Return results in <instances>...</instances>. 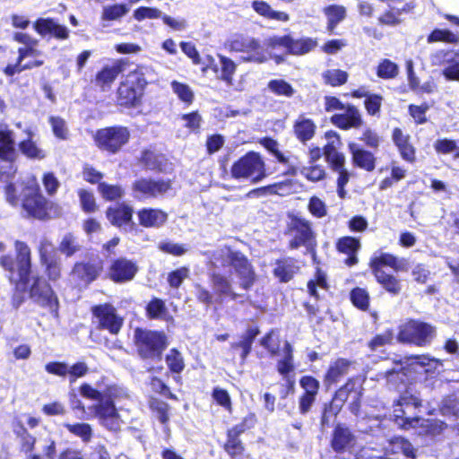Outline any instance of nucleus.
I'll list each match as a JSON object with an SVG mask.
<instances>
[{
	"mask_svg": "<svg viewBox=\"0 0 459 459\" xmlns=\"http://www.w3.org/2000/svg\"><path fill=\"white\" fill-rule=\"evenodd\" d=\"M420 406L421 400L406 392L394 406V423L404 429L420 426L425 429L426 434L433 437L441 434L447 425L441 420H425L420 417L418 414Z\"/></svg>",
	"mask_w": 459,
	"mask_h": 459,
	"instance_id": "1",
	"label": "nucleus"
},
{
	"mask_svg": "<svg viewBox=\"0 0 459 459\" xmlns=\"http://www.w3.org/2000/svg\"><path fill=\"white\" fill-rule=\"evenodd\" d=\"M206 255L214 268L231 266L241 289L247 290L253 286L255 273L244 254L233 250L228 246H223L212 252L208 251Z\"/></svg>",
	"mask_w": 459,
	"mask_h": 459,
	"instance_id": "2",
	"label": "nucleus"
},
{
	"mask_svg": "<svg viewBox=\"0 0 459 459\" xmlns=\"http://www.w3.org/2000/svg\"><path fill=\"white\" fill-rule=\"evenodd\" d=\"M5 198L12 206L17 207L22 204L28 216L42 220L48 214L49 203L39 192L38 187H22L11 183L5 186Z\"/></svg>",
	"mask_w": 459,
	"mask_h": 459,
	"instance_id": "3",
	"label": "nucleus"
},
{
	"mask_svg": "<svg viewBox=\"0 0 459 459\" xmlns=\"http://www.w3.org/2000/svg\"><path fill=\"white\" fill-rule=\"evenodd\" d=\"M16 259L11 255L0 256V266L7 272L8 278L16 284L27 285L30 281L31 271L30 249L28 245L22 241H15Z\"/></svg>",
	"mask_w": 459,
	"mask_h": 459,
	"instance_id": "4",
	"label": "nucleus"
},
{
	"mask_svg": "<svg viewBox=\"0 0 459 459\" xmlns=\"http://www.w3.org/2000/svg\"><path fill=\"white\" fill-rule=\"evenodd\" d=\"M120 390L116 386L106 389V399L91 407L100 424L108 430L117 431L121 428L122 420L114 404Z\"/></svg>",
	"mask_w": 459,
	"mask_h": 459,
	"instance_id": "5",
	"label": "nucleus"
},
{
	"mask_svg": "<svg viewBox=\"0 0 459 459\" xmlns=\"http://www.w3.org/2000/svg\"><path fill=\"white\" fill-rule=\"evenodd\" d=\"M134 339L137 351L143 359L160 358L167 346L166 336L160 332L137 328Z\"/></svg>",
	"mask_w": 459,
	"mask_h": 459,
	"instance_id": "6",
	"label": "nucleus"
},
{
	"mask_svg": "<svg viewBox=\"0 0 459 459\" xmlns=\"http://www.w3.org/2000/svg\"><path fill=\"white\" fill-rule=\"evenodd\" d=\"M229 48L231 51L242 53L241 58L245 62L262 64L271 57V55L264 49L260 42L251 37L234 36L229 41Z\"/></svg>",
	"mask_w": 459,
	"mask_h": 459,
	"instance_id": "7",
	"label": "nucleus"
},
{
	"mask_svg": "<svg viewBox=\"0 0 459 459\" xmlns=\"http://www.w3.org/2000/svg\"><path fill=\"white\" fill-rule=\"evenodd\" d=\"M436 334V329L429 324L418 320H410L401 325L398 340L417 346L429 345Z\"/></svg>",
	"mask_w": 459,
	"mask_h": 459,
	"instance_id": "8",
	"label": "nucleus"
},
{
	"mask_svg": "<svg viewBox=\"0 0 459 459\" xmlns=\"http://www.w3.org/2000/svg\"><path fill=\"white\" fill-rule=\"evenodd\" d=\"M231 175L237 179L250 178L257 183L266 176L264 162L257 153L249 152L233 164Z\"/></svg>",
	"mask_w": 459,
	"mask_h": 459,
	"instance_id": "9",
	"label": "nucleus"
},
{
	"mask_svg": "<svg viewBox=\"0 0 459 459\" xmlns=\"http://www.w3.org/2000/svg\"><path fill=\"white\" fill-rule=\"evenodd\" d=\"M129 138L130 133L124 126L100 129L94 137L98 147L112 153L118 152L128 142Z\"/></svg>",
	"mask_w": 459,
	"mask_h": 459,
	"instance_id": "10",
	"label": "nucleus"
},
{
	"mask_svg": "<svg viewBox=\"0 0 459 459\" xmlns=\"http://www.w3.org/2000/svg\"><path fill=\"white\" fill-rule=\"evenodd\" d=\"M170 188L169 180L145 178L135 180L132 186L134 196L138 199L156 198L166 194Z\"/></svg>",
	"mask_w": 459,
	"mask_h": 459,
	"instance_id": "11",
	"label": "nucleus"
},
{
	"mask_svg": "<svg viewBox=\"0 0 459 459\" xmlns=\"http://www.w3.org/2000/svg\"><path fill=\"white\" fill-rule=\"evenodd\" d=\"M288 231L292 236V239L290 241V247L292 249L299 248L301 246H307L314 239L311 223L300 217H290Z\"/></svg>",
	"mask_w": 459,
	"mask_h": 459,
	"instance_id": "12",
	"label": "nucleus"
},
{
	"mask_svg": "<svg viewBox=\"0 0 459 459\" xmlns=\"http://www.w3.org/2000/svg\"><path fill=\"white\" fill-rule=\"evenodd\" d=\"M369 455H377L381 452L382 459H413L414 449L411 444L403 437H394L387 441L383 450L370 447Z\"/></svg>",
	"mask_w": 459,
	"mask_h": 459,
	"instance_id": "13",
	"label": "nucleus"
},
{
	"mask_svg": "<svg viewBox=\"0 0 459 459\" xmlns=\"http://www.w3.org/2000/svg\"><path fill=\"white\" fill-rule=\"evenodd\" d=\"M32 280L33 282L30 288V298L40 306L56 312L58 301L50 286L41 277L32 276Z\"/></svg>",
	"mask_w": 459,
	"mask_h": 459,
	"instance_id": "14",
	"label": "nucleus"
},
{
	"mask_svg": "<svg viewBox=\"0 0 459 459\" xmlns=\"http://www.w3.org/2000/svg\"><path fill=\"white\" fill-rule=\"evenodd\" d=\"M92 313L98 320L99 326L108 330L111 334H117L123 325V318L111 305L104 304L92 308Z\"/></svg>",
	"mask_w": 459,
	"mask_h": 459,
	"instance_id": "15",
	"label": "nucleus"
},
{
	"mask_svg": "<svg viewBox=\"0 0 459 459\" xmlns=\"http://www.w3.org/2000/svg\"><path fill=\"white\" fill-rule=\"evenodd\" d=\"M332 447L336 452H342L348 450L351 454L354 455V458L358 454L360 453L364 447L359 450L356 447V440L354 435L351 432V430L345 427L344 425L339 424L335 427L333 439H332ZM365 448H370V446H365Z\"/></svg>",
	"mask_w": 459,
	"mask_h": 459,
	"instance_id": "16",
	"label": "nucleus"
},
{
	"mask_svg": "<svg viewBox=\"0 0 459 459\" xmlns=\"http://www.w3.org/2000/svg\"><path fill=\"white\" fill-rule=\"evenodd\" d=\"M342 113L335 114L331 117V122L337 127L349 130L359 128L363 124L360 111L352 105H347Z\"/></svg>",
	"mask_w": 459,
	"mask_h": 459,
	"instance_id": "17",
	"label": "nucleus"
},
{
	"mask_svg": "<svg viewBox=\"0 0 459 459\" xmlns=\"http://www.w3.org/2000/svg\"><path fill=\"white\" fill-rule=\"evenodd\" d=\"M219 58L221 65L220 73L218 65L214 63V59L212 56L207 57L208 64L206 66L203 67V72L211 68L218 74V79L223 81L228 86H231L233 84V75L236 72L237 65L230 58L223 56H219Z\"/></svg>",
	"mask_w": 459,
	"mask_h": 459,
	"instance_id": "18",
	"label": "nucleus"
},
{
	"mask_svg": "<svg viewBox=\"0 0 459 459\" xmlns=\"http://www.w3.org/2000/svg\"><path fill=\"white\" fill-rule=\"evenodd\" d=\"M211 283L217 296L215 301L218 303H222L226 298L236 300L241 296L233 290L230 279L221 273H213L211 276Z\"/></svg>",
	"mask_w": 459,
	"mask_h": 459,
	"instance_id": "19",
	"label": "nucleus"
},
{
	"mask_svg": "<svg viewBox=\"0 0 459 459\" xmlns=\"http://www.w3.org/2000/svg\"><path fill=\"white\" fill-rule=\"evenodd\" d=\"M137 270L136 264L131 260L118 258L111 264L109 276L114 281H127L134 277Z\"/></svg>",
	"mask_w": 459,
	"mask_h": 459,
	"instance_id": "20",
	"label": "nucleus"
},
{
	"mask_svg": "<svg viewBox=\"0 0 459 459\" xmlns=\"http://www.w3.org/2000/svg\"><path fill=\"white\" fill-rule=\"evenodd\" d=\"M383 266H389L396 272L408 271V261L404 258H399L388 253H381L379 255H375L370 261V267L372 273L377 270H383Z\"/></svg>",
	"mask_w": 459,
	"mask_h": 459,
	"instance_id": "21",
	"label": "nucleus"
},
{
	"mask_svg": "<svg viewBox=\"0 0 459 459\" xmlns=\"http://www.w3.org/2000/svg\"><path fill=\"white\" fill-rule=\"evenodd\" d=\"M360 396V385L357 384L353 379H350L342 387L336 391L334 400L344 403L351 399V411L356 414L359 406Z\"/></svg>",
	"mask_w": 459,
	"mask_h": 459,
	"instance_id": "22",
	"label": "nucleus"
},
{
	"mask_svg": "<svg viewBox=\"0 0 459 459\" xmlns=\"http://www.w3.org/2000/svg\"><path fill=\"white\" fill-rule=\"evenodd\" d=\"M110 223L118 228L127 227L132 222L133 208L126 204H119L110 207L106 212Z\"/></svg>",
	"mask_w": 459,
	"mask_h": 459,
	"instance_id": "23",
	"label": "nucleus"
},
{
	"mask_svg": "<svg viewBox=\"0 0 459 459\" xmlns=\"http://www.w3.org/2000/svg\"><path fill=\"white\" fill-rule=\"evenodd\" d=\"M336 248L340 253L348 256L344 261L345 264L352 266L358 263L357 253L360 249V241L359 238L342 237L338 239Z\"/></svg>",
	"mask_w": 459,
	"mask_h": 459,
	"instance_id": "24",
	"label": "nucleus"
},
{
	"mask_svg": "<svg viewBox=\"0 0 459 459\" xmlns=\"http://www.w3.org/2000/svg\"><path fill=\"white\" fill-rule=\"evenodd\" d=\"M139 222L145 228H159L165 223L168 215L160 209L143 208L137 212Z\"/></svg>",
	"mask_w": 459,
	"mask_h": 459,
	"instance_id": "25",
	"label": "nucleus"
},
{
	"mask_svg": "<svg viewBox=\"0 0 459 459\" xmlns=\"http://www.w3.org/2000/svg\"><path fill=\"white\" fill-rule=\"evenodd\" d=\"M348 147L352 155L353 163L356 166L367 171L374 170L376 160L374 155L370 152L360 148L355 143H349Z\"/></svg>",
	"mask_w": 459,
	"mask_h": 459,
	"instance_id": "26",
	"label": "nucleus"
},
{
	"mask_svg": "<svg viewBox=\"0 0 459 459\" xmlns=\"http://www.w3.org/2000/svg\"><path fill=\"white\" fill-rule=\"evenodd\" d=\"M392 138L402 158L406 161L413 162L415 160V149L410 143V135L403 134L400 128H394Z\"/></svg>",
	"mask_w": 459,
	"mask_h": 459,
	"instance_id": "27",
	"label": "nucleus"
},
{
	"mask_svg": "<svg viewBox=\"0 0 459 459\" xmlns=\"http://www.w3.org/2000/svg\"><path fill=\"white\" fill-rule=\"evenodd\" d=\"M15 157L14 133L7 126L0 128V159L11 161Z\"/></svg>",
	"mask_w": 459,
	"mask_h": 459,
	"instance_id": "28",
	"label": "nucleus"
},
{
	"mask_svg": "<svg viewBox=\"0 0 459 459\" xmlns=\"http://www.w3.org/2000/svg\"><path fill=\"white\" fill-rule=\"evenodd\" d=\"M100 268L99 264H95L77 263L74 266L72 276L73 278H77L82 282L89 283L98 277Z\"/></svg>",
	"mask_w": 459,
	"mask_h": 459,
	"instance_id": "29",
	"label": "nucleus"
},
{
	"mask_svg": "<svg viewBox=\"0 0 459 459\" xmlns=\"http://www.w3.org/2000/svg\"><path fill=\"white\" fill-rule=\"evenodd\" d=\"M276 356L279 357L277 360V370L283 377H287L288 374L292 372L295 368L293 348L290 343L285 342L281 351Z\"/></svg>",
	"mask_w": 459,
	"mask_h": 459,
	"instance_id": "30",
	"label": "nucleus"
},
{
	"mask_svg": "<svg viewBox=\"0 0 459 459\" xmlns=\"http://www.w3.org/2000/svg\"><path fill=\"white\" fill-rule=\"evenodd\" d=\"M24 132L27 135V139L19 143L21 152L30 159H43L45 157V153L33 141V131L27 128Z\"/></svg>",
	"mask_w": 459,
	"mask_h": 459,
	"instance_id": "31",
	"label": "nucleus"
},
{
	"mask_svg": "<svg viewBox=\"0 0 459 459\" xmlns=\"http://www.w3.org/2000/svg\"><path fill=\"white\" fill-rule=\"evenodd\" d=\"M123 72V64L116 62L111 66H105L96 75V83L103 90L109 87L117 75Z\"/></svg>",
	"mask_w": 459,
	"mask_h": 459,
	"instance_id": "32",
	"label": "nucleus"
},
{
	"mask_svg": "<svg viewBox=\"0 0 459 459\" xmlns=\"http://www.w3.org/2000/svg\"><path fill=\"white\" fill-rule=\"evenodd\" d=\"M323 13L327 19V30L330 32H333L336 26L346 17V8L338 4L325 7Z\"/></svg>",
	"mask_w": 459,
	"mask_h": 459,
	"instance_id": "33",
	"label": "nucleus"
},
{
	"mask_svg": "<svg viewBox=\"0 0 459 459\" xmlns=\"http://www.w3.org/2000/svg\"><path fill=\"white\" fill-rule=\"evenodd\" d=\"M377 281L389 293L398 295L401 292L402 285L400 280L384 270H377L373 273Z\"/></svg>",
	"mask_w": 459,
	"mask_h": 459,
	"instance_id": "34",
	"label": "nucleus"
},
{
	"mask_svg": "<svg viewBox=\"0 0 459 459\" xmlns=\"http://www.w3.org/2000/svg\"><path fill=\"white\" fill-rule=\"evenodd\" d=\"M252 7L259 15L267 19L279 22H288L290 20L288 13L273 10L270 4L264 1H254L252 3Z\"/></svg>",
	"mask_w": 459,
	"mask_h": 459,
	"instance_id": "35",
	"label": "nucleus"
},
{
	"mask_svg": "<svg viewBox=\"0 0 459 459\" xmlns=\"http://www.w3.org/2000/svg\"><path fill=\"white\" fill-rule=\"evenodd\" d=\"M350 361L345 359H338L331 364L325 381L327 384L336 383L342 376L348 373Z\"/></svg>",
	"mask_w": 459,
	"mask_h": 459,
	"instance_id": "36",
	"label": "nucleus"
},
{
	"mask_svg": "<svg viewBox=\"0 0 459 459\" xmlns=\"http://www.w3.org/2000/svg\"><path fill=\"white\" fill-rule=\"evenodd\" d=\"M118 101L120 105H134L142 96V93L131 86L127 82H123L118 88Z\"/></svg>",
	"mask_w": 459,
	"mask_h": 459,
	"instance_id": "37",
	"label": "nucleus"
},
{
	"mask_svg": "<svg viewBox=\"0 0 459 459\" xmlns=\"http://www.w3.org/2000/svg\"><path fill=\"white\" fill-rule=\"evenodd\" d=\"M81 244L76 236L73 233H65L59 243L58 250L61 254L69 257L81 250Z\"/></svg>",
	"mask_w": 459,
	"mask_h": 459,
	"instance_id": "38",
	"label": "nucleus"
},
{
	"mask_svg": "<svg viewBox=\"0 0 459 459\" xmlns=\"http://www.w3.org/2000/svg\"><path fill=\"white\" fill-rule=\"evenodd\" d=\"M315 124L308 118L300 117L295 123L294 131L297 137L306 142L310 140L315 134Z\"/></svg>",
	"mask_w": 459,
	"mask_h": 459,
	"instance_id": "39",
	"label": "nucleus"
},
{
	"mask_svg": "<svg viewBox=\"0 0 459 459\" xmlns=\"http://www.w3.org/2000/svg\"><path fill=\"white\" fill-rule=\"evenodd\" d=\"M258 333L259 332L257 329L249 328L246 332V333L242 336L241 341H239L238 342L231 343L232 349L240 348L242 350L241 355H240L242 361H245L247 357L250 353L253 342H254L255 338L256 337V335L258 334Z\"/></svg>",
	"mask_w": 459,
	"mask_h": 459,
	"instance_id": "40",
	"label": "nucleus"
},
{
	"mask_svg": "<svg viewBox=\"0 0 459 459\" xmlns=\"http://www.w3.org/2000/svg\"><path fill=\"white\" fill-rule=\"evenodd\" d=\"M290 43L289 45L288 53L292 55L307 54L313 50L317 44L316 40L310 38H305L297 40L290 38Z\"/></svg>",
	"mask_w": 459,
	"mask_h": 459,
	"instance_id": "41",
	"label": "nucleus"
},
{
	"mask_svg": "<svg viewBox=\"0 0 459 459\" xmlns=\"http://www.w3.org/2000/svg\"><path fill=\"white\" fill-rule=\"evenodd\" d=\"M296 269V266L291 261L283 260L276 264L273 273L281 281L287 282L293 277Z\"/></svg>",
	"mask_w": 459,
	"mask_h": 459,
	"instance_id": "42",
	"label": "nucleus"
},
{
	"mask_svg": "<svg viewBox=\"0 0 459 459\" xmlns=\"http://www.w3.org/2000/svg\"><path fill=\"white\" fill-rule=\"evenodd\" d=\"M14 432L19 440L22 451L26 454L31 453L35 446L36 438L22 425L16 427Z\"/></svg>",
	"mask_w": 459,
	"mask_h": 459,
	"instance_id": "43",
	"label": "nucleus"
},
{
	"mask_svg": "<svg viewBox=\"0 0 459 459\" xmlns=\"http://www.w3.org/2000/svg\"><path fill=\"white\" fill-rule=\"evenodd\" d=\"M64 426L71 434L80 437L84 443L90 442L92 437V429L88 423H65Z\"/></svg>",
	"mask_w": 459,
	"mask_h": 459,
	"instance_id": "44",
	"label": "nucleus"
},
{
	"mask_svg": "<svg viewBox=\"0 0 459 459\" xmlns=\"http://www.w3.org/2000/svg\"><path fill=\"white\" fill-rule=\"evenodd\" d=\"M443 75L449 81H459V50L449 51L448 65Z\"/></svg>",
	"mask_w": 459,
	"mask_h": 459,
	"instance_id": "45",
	"label": "nucleus"
},
{
	"mask_svg": "<svg viewBox=\"0 0 459 459\" xmlns=\"http://www.w3.org/2000/svg\"><path fill=\"white\" fill-rule=\"evenodd\" d=\"M44 64V61L42 59L34 58L33 61H29L26 63L20 62L15 64H9L4 70V73L7 76H13L16 74H20L24 70L32 69L34 67H39Z\"/></svg>",
	"mask_w": 459,
	"mask_h": 459,
	"instance_id": "46",
	"label": "nucleus"
},
{
	"mask_svg": "<svg viewBox=\"0 0 459 459\" xmlns=\"http://www.w3.org/2000/svg\"><path fill=\"white\" fill-rule=\"evenodd\" d=\"M129 12L126 4L105 5L102 10L101 19L103 21H115L125 16Z\"/></svg>",
	"mask_w": 459,
	"mask_h": 459,
	"instance_id": "47",
	"label": "nucleus"
},
{
	"mask_svg": "<svg viewBox=\"0 0 459 459\" xmlns=\"http://www.w3.org/2000/svg\"><path fill=\"white\" fill-rule=\"evenodd\" d=\"M411 365L419 367L425 373H429L435 371L437 368L442 366V362L437 359L429 358L426 355H420L413 358V362Z\"/></svg>",
	"mask_w": 459,
	"mask_h": 459,
	"instance_id": "48",
	"label": "nucleus"
},
{
	"mask_svg": "<svg viewBox=\"0 0 459 459\" xmlns=\"http://www.w3.org/2000/svg\"><path fill=\"white\" fill-rule=\"evenodd\" d=\"M98 189L102 197L108 201L119 199L124 195L125 193L120 186L109 185L105 182L100 183Z\"/></svg>",
	"mask_w": 459,
	"mask_h": 459,
	"instance_id": "49",
	"label": "nucleus"
},
{
	"mask_svg": "<svg viewBox=\"0 0 459 459\" xmlns=\"http://www.w3.org/2000/svg\"><path fill=\"white\" fill-rule=\"evenodd\" d=\"M398 65L389 59L382 60L377 68V74L382 79H393L397 76Z\"/></svg>",
	"mask_w": 459,
	"mask_h": 459,
	"instance_id": "50",
	"label": "nucleus"
},
{
	"mask_svg": "<svg viewBox=\"0 0 459 459\" xmlns=\"http://www.w3.org/2000/svg\"><path fill=\"white\" fill-rule=\"evenodd\" d=\"M300 174L311 182H317L325 178V170L323 166L316 164H310L309 166L303 167Z\"/></svg>",
	"mask_w": 459,
	"mask_h": 459,
	"instance_id": "51",
	"label": "nucleus"
},
{
	"mask_svg": "<svg viewBox=\"0 0 459 459\" xmlns=\"http://www.w3.org/2000/svg\"><path fill=\"white\" fill-rule=\"evenodd\" d=\"M268 89L270 91L279 96L291 97L294 93L291 85L282 79L270 81Z\"/></svg>",
	"mask_w": 459,
	"mask_h": 459,
	"instance_id": "52",
	"label": "nucleus"
},
{
	"mask_svg": "<svg viewBox=\"0 0 459 459\" xmlns=\"http://www.w3.org/2000/svg\"><path fill=\"white\" fill-rule=\"evenodd\" d=\"M173 92L178 97L180 100L186 104H191L194 100V92L191 88L185 83L173 81L171 82Z\"/></svg>",
	"mask_w": 459,
	"mask_h": 459,
	"instance_id": "53",
	"label": "nucleus"
},
{
	"mask_svg": "<svg viewBox=\"0 0 459 459\" xmlns=\"http://www.w3.org/2000/svg\"><path fill=\"white\" fill-rule=\"evenodd\" d=\"M323 76L326 83L338 86L347 82L348 74L340 69H331L327 70Z\"/></svg>",
	"mask_w": 459,
	"mask_h": 459,
	"instance_id": "54",
	"label": "nucleus"
},
{
	"mask_svg": "<svg viewBox=\"0 0 459 459\" xmlns=\"http://www.w3.org/2000/svg\"><path fill=\"white\" fill-rule=\"evenodd\" d=\"M260 344L268 351L271 356L274 357L281 351L280 350V339L273 333V332L267 333L264 338H262Z\"/></svg>",
	"mask_w": 459,
	"mask_h": 459,
	"instance_id": "55",
	"label": "nucleus"
},
{
	"mask_svg": "<svg viewBox=\"0 0 459 459\" xmlns=\"http://www.w3.org/2000/svg\"><path fill=\"white\" fill-rule=\"evenodd\" d=\"M166 362L169 369L175 373H180L185 367L182 355L175 349L169 351L166 356Z\"/></svg>",
	"mask_w": 459,
	"mask_h": 459,
	"instance_id": "56",
	"label": "nucleus"
},
{
	"mask_svg": "<svg viewBox=\"0 0 459 459\" xmlns=\"http://www.w3.org/2000/svg\"><path fill=\"white\" fill-rule=\"evenodd\" d=\"M351 299L354 306L366 310L369 305V297L364 289L356 288L351 292Z\"/></svg>",
	"mask_w": 459,
	"mask_h": 459,
	"instance_id": "57",
	"label": "nucleus"
},
{
	"mask_svg": "<svg viewBox=\"0 0 459 459\" xmlns=\"http://www.w3.org/2000/svg\"><path fill=\"white\" fill-rule=\"evenodd\" d=\"M189 277V269L180 267L168 275V282L171 288L178 289L182 282Z\"/></svg>",
	"mask_w": 459,
	"mask_h": 459,
	"instance_id": "58",
	"label": "nucleus"
},
{
	"mask_svg": "<svg viewBox=\"0 0 459 459\" xmlns=\"http://www.w3.org/2000/svg\"><path fill=\"white\" fill-rule=\"evenodd\" d=\"M458 37L448 30H434L428 38V42L445 41L455 43Z\"/></svg>",
	"mask_w": 459,
	"mask_h": 459,
	"instance_id": "59",
	"label": "nucleus"
},
{
	"mask_svg": "<svg viewBox=\"0 0 459 459\" xmlns=\"http://www.w3.org/2000/svg\"><path fill=\"white\" fill-rule=\"evenodd\" d=\"M162 17V12L152 7H139L134 12V18L138 22L144 19H159Z\"/></svg>",
	"mask_w": 459,
	"mask_h": 459,
	"instance_id": "60",
	"label": "nucleus"
},
{
	"mask_svg": "<svg viewBox=\"0 0 459 459\" xmlns=\"http://www.w3.org/2000/svg\"><path fill=\"white\" fill-rule=\"evenodd\" d=\"M49 123L52 126L54 134L60 139H66L68 135V129L65 121L59 117H49Z\"/></svg>",
	"mask_w": 459,
	"mask_h": 459,
	"instance_id": "61",
	"label": "nucleus"
},
{
	"mask_svg": "<svg viewBox=\"0 0 459 459\" xmlns=\"http://www.w3.org/2000/svg\"><path fill=\"white\" fill-rule=\"evenodd\" d=\"M125 81L138 90L142 94L145 85L147 84L143 74L137 70L129 73Z\"/></svg>",
	"mask_w": 459,
	"mask_h": 459,
	"instance_id": "62",
	"label": "nucleus"
},
{
	"mask_svg": "<svg viewBox=\"0 0 459 459\" xmlns=\"http://www.w3.org/2000/svg\"><path fill=\"white\" fill-rule=\"evenodd\" d=\"M434 148L437 152L441 154H450L457 150L456 142L447 138L437 139L434 143Z\"/></svg>",
	"mask_w": 459,
	"mask_h": 459,
	"instance_id": "63",
	"label": "nucleus"
},
{
	"mask_svg": "<svg viewBox=\"0 0 459 459\" xmlns=\"http://www.w3.org/2000/svg\"><path fill=\"white\" fill-rule=\"evenodd\" d=\"M382 97L377 94H370L365 100V108L371 116H377L380 112Z\"/></svg>",
	"mask_w": 459,
	"mask_h": 459,
	"instance_id": "64",
	"label": "nucleus"
}]
</instances>
